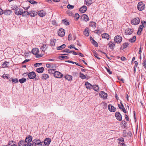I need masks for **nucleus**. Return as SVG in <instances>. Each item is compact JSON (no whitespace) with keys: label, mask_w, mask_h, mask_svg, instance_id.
<instances>
[{"label":"nucleus","mask_w":146,"mask_h":146,"mask_svg":"<svg viewBox=\"0 0 146 146\" xmlns=\"http://www.w3.org/2000/svg\"><path fill=\"white\" fill-rule=\"evenodd\" d=\"M40 140L39 139H35L32 142L35 145H38L40 143Z\"/></svg>","instance_id":"23"},{"label":"nucleus","mask_w":146,"mask_h":146,"mask_svg":"<svg viewBox=\"0 0 146 146\" xmlns=\"http://www.w3.org/2000/svg\"><path fill=\"white\" fill-rule=\"evenodd\" d=\"M33 144L31 143H27L25 144V146H33Z\"/></svg>","instance_id":"54"},{"label":"nucleus","mask_w":146,"mask_h":146,"mask_svg":"<svg viewBox=\"0 0 146 146\" xmlns=\"http://www.w3.org/2000/svg\"><path fill=\"white\" fill-rule=\"evenodd\" d=\"M64 30L63 29L61 28L58 31V35L60 36H63L65 34Z\"/></svg>","instance_id":"12"},{"label":"nucleus","mask_w":146,"mask_h":146,"mask_svg":"<svg viewBox=\"0 0 146 146\" xmlns=\"http://www.w3.org/2000/svg\"><path fill=\"white\" fill-rule=\"evenodd\" d=\"M12 12V11L10 10H6L3 11V13L6 15H9Z\"/></svg>","instance_id":"24"},{"label":"nucleus","mask_w":146,"mask_h":146,"mask_svg":"<svg viewBox=\"0 0 146 146\" xmlns=\"http://www.w3.org/2000/svg\"><path fill=\"white\" fill-rule=\"evenodd\" d=\"M101 36L103 38L107 39L108 40L110 38V35L107 33H103L101 35Z\"/></svg>","instance_id":"15"},{"label":"nucleus","mask_w":146,"mask_h":146,"mask_svg":"<svg viewBox=\"0 0 146 146\" xmlns=\"http://www.w3.org/2000/svg\"><path fill=\"white\" fill-rule=\"evenodd\" d=\"M122 37L120 35H117L115 36L114 38L115 42L117 43H119L122 40Z\"/></svg>","instance_id":"3"},{"label":"nucleus","mask_w":146,"mask_h":146,"mask_svg":"<svg viewBox=\"0 0 146 146\" xmlns=\"http://www.w3.org/2000/svg\"><path fill=\"white\" fill-rule=\"evenodd\" d=\"M29 78L30 79H33L36 76L35 73L34 72H30L28 74Z\"/></svg>","instance_id":"7"},{"label":"nucleus","mask_w":146,"mask_h":146,"mask_svg":"<svg viewBox=\"0 0 146 146\" xmlns=\"http://www.w3.org/2000/svg\"><path fill=\"white\" fill-rule=\"evenodd\" d=\"M85 85L86 88L89 89H91L92 88L93 86L88 82H86L85 83Z\"/></svg>","instance_id":"19"},{"label":"nucleus","mask_w":146,"mask_h":146,"mask_svg":"<svg viewBox=\"0 0 146 146\" xmlns=\"http://www.w3.org/2000/svg\"><path fill=\"white\" fill-rule=\"evenodd\" d=\"M48 72L49 74H53L54 72H55V69H50L48 70Z\"/></svg>","instance_id":"40"},{"label":"nucleus","mask_w":146,"mask_h":146,"mask_svg":"<svg viewBox=\"0 0 146 146\" xmlns=\"http://www.w3.org/2000/svg\"><path fill=\"white\" fill-rule=\"evenodd\" d=\"M140 22V20L138 17H136L131 21V23L133 25H136L138 24Z\"/></svg>","instance_id":"2"},{"label":"nucleus","mask_w":146,"mask_h":146,"mask_svg":"<svg viewBox=\"0 0 146 146\" xmlns=\"http://www.w3.org/2000/svg\"><path fill=\"white\" fill-rule=\"evenodd\" d=\"M89 25L90 27L94 28L96 27V23L93 21H91L89 23Z\"/></svg>","instance_id":"22"},{"label":"nucleus","mask_w":146,"mask_h":146,"mask_svg":"<svg viewBox=\"0 0 146 146\" xmlns=\"http://www.w3.org/2000/svg\"><path fill=\"white\" fill-rule=\"evenodd\" d=\"M106 68L107 71L110 74H112V72L110 71V69L108 68Z\"/></svg>","instance_id":"60"},{"label":"nucleus","mask_w":146,"mask_h":146,"mask_svg":"<svg viewBox=\"0 0 146 146\" xmlns=\"http://www.w3.org/2000/svg\"><path fill=\"white\" fill-rule=\"evenodd\" d=\"M142 64L145 68H146V61L145 60H143Z\"/></svg>","instance_id":"51"},{"label":"nucleus","mask_w":146,"mask_h":146,"mask_svg":"<svg viewBox=\"0 0 146 146\" xmlns=\"http://www.w3.org/2000/svg\"><path fill=\"white\" fill-rule=\"evenodd\" d=\"M72 35L71 34H70L68 36V40H70L72 39Z\"/></svg>","instance_id":"57"},{"label":"nucleus","mask_w":146,"mask_h":146,"mask_svg":"<svg viewBox=\"0 0 146 146\" xmlns=\"http://www.w3.org/2000/svg\"><path fill=\"white\" fill-rule=\"evenodd\" d=\"M129 44L127 42H125L123 44V48H126L128 46Z\"/></svg>","instance_id":"44"},{"label":"nucleus","mask_w":146,"mask_h":146,"mask_svg":"<svg viewBox=\"0 0 146 146\" xmlns=\"http://www.w3.org/2000/svg\"><path fill=\"white\" fill-rule=\"evenodd\" d=\"M23 13V9H17L15 11V14L17 15H22Z\"/></svg>","instance_id":"6"},{"label":"nucleus","mask_w":146,"mask_h":146,"mask_svg":"<svg viewBox=\"0 0 146 146\" xmlns=\"http://www.w3.org/2000/svg\"><path fill=\"white\" fill-rule=\"evenodd\" d=\"M134 64H135V66L134 67H137V65H138V63L137 61H135L134 62Z\"/></svg>","instance_id":"59"},{"label":"nucleus","mask_w":146,"mask_h":146,"mask_svg":"<svg viewBox=\"0 0 146 146\" xmlns=\"http://www.w3.org/2000/svg\"><path fill=\"white\" fill-rule=\"evenodd\" d=\"M60 58L63 59H68L69 57L67 56H60Z\"/></svg>","instance_id":"52"},{"label":"nucleus","mask_w":146,"mask_h":146,"mask_svg":"<svg viewBox=\"0 0 146 146\" xmlns=\"http://www.w3.org/2000/svg\"><path fill=\"white\" fill-rule=\"evenodd\" d=\"M51 140L50 138H46L44 141V143L45 145H48L50 144Z\"/></svg>","instance_id":"21"},{"label":"nucleus","mask_w":146,"mask_h":146,"mask_svg":"<svg viewBox=\"0 0 146 146\" xmlns=\"http://www.w3.org/2000/svg\"><path fill=\"white\" fill-rule=\"evenodd\" d=\"M69 51V49H66L62 51V52H66L68 53Z\"/></svg>","instance_id":"58"},{"label":"nucleus","mask_w":146,"mask_h":146,"mask_svg":"<svg viewBox=\"0 0 146 146\" xmlns=\"http://www.w3.org/2000/svg\"><path fill=\"white\" fill-rule=\"evenodd\" d=\"M133 33V30L132 29L127 28L125 31V34L126 35H130Z\"/></svg>","instance_id":"17"},{"label":"nucleus","mask_w":146,"mask_h":146,"mask_svg":"<svg viewBox=\"0 0 146 146\" xmlns=\"http://www.w3.org/2000/svg\"><path fill=\"white\" fill-rule=\"evenodd\" d=\"M27 1L31 4H35L37 3V2L33 0H27Z\"/></svg>","instance_id":"42"},{"label":"nucleus","mask_w":146,"mask_h":146,"mask_svg":"<svg viewBox=\"0 0 146 146\" xmlns=\"http://www.w3.org/2000/svg\"><path fill=\"white\" fill-rule=\"evenodd\" d=\"M63 74L60 72L57 71H55L54 72V76L57 78H61L63 76Z\"/></svg>","instance_id":"5"},{"label":"nucleus","mask_w":146,"mask_h":146,"mask_svg":"<svg viewBox=\"0 0 146 146\" xmlns=\"http://www.w3.org/2000/svg\"><path fill=\"white\" fill-rule=\"evenodd\" d=\"M46 66L47 68H52V66H51V65L50 64H46Z\"/></svg>","instance_id":"55"},{"label":"nucleus","mask_w":146,"mask_h":146,"mask_svg":"<svg viewBox=\"0 0 146 146\" xmlns=\"http://www.w3.org/2000/svg\"><path fill=\"white\" fill-rule=\"evenodd\" d=\"M125 118L126 119L127 121H129V118L128 117L127 115L126 114H125Z\"/></svg>","instance_id":"63"},{"label":"nucleus","mask_w":146,"mask_h":146,"mask_svg":"<svg viewBox=\"0 0 146 146\" xmlns=\"http://www.w3.org/2000/svg\"><path fill=\"white\" fill-rule=\"evenodd\" d=\"M121 110H122L123 112H124L125 113H127V111H126V110L124 107L123 105H122V108H121V109H120Z\"/></svg>","instance_id":"48"},{"label":"nucleus","mask_w":146,"mask_h":146,"mask_svg":"<svg viewBox=\"0 0 146 146\" xmlns=\"http://www.w3.org/2000/svg\"><path fill=\"white\" fill-rule=\"evenodd\" d=\"M80 15L78 13H76L75 14V17L76 18V20H78L79 18Z\"/></svg>","instance_id":"47"},{"label":"nucleus","mask_w":146,"mask_h":146,"mask_svg":"<svg viewBox=\"0 0 146 146\" xmlns=\"http://www.w3.org/2000/svg\"><path fill=\"white\" fill-rule=\"evenodd\" d=\"M124 141V139L123 138L121 137L119 139V141L120 142H121L122 143H123Z\"/></svg>","instance_id":"62"},{"label":"nucleus","mask_w":146,"mask_h":146,"mask_svg":"<svg viewBox=\"0 0 146 146\" xmlns=\"http://www.w3.org/2000/svg\"><path fill=\"white\" fill-rule=\"evenodd\" d=\"M12 79V81L13 82H14V83H16L18 82V79L17 78L13 79L12 78H11Z\"/></svg>","instance_id":"46"},{"label":"nucleus","mask_w":146,"mask_h":146,"mask_svg":"<svg viewBox=\"0 0 146 146\" xmlns=\"http://www.w3.org/2000/svg\"><path fill=\"white\" fill-rule=\"evenodd\" d=\"M74 7V6L70 4H68L67 6V8L68 9H72Z\"/></svg>","instance_id":"45"},{"label":"nucleus","mask_w":146,"mask_h":146,"mask_svg":"<svg viewBox=\"0 0 146 146\" xmlns=\"http://www.w3.org/2000/svg\"><path fill=\"white\" fill-rule=\"evenodd\" d=\"M26 143L25 141L23 140H21L19 141L18 143L19 146H25Z\"/></svg>","instance_id":"26"},{"label":"nucleus","mask_w":146,"mask_h":146,"mask_svg":"<svg viewBox=\"0 0 146 146\" xmlns=\"http://www.w3.org/2000/svg\"><path fill=\"white\" fill-rule=\"evenodd\" d=\"M65 79L68 81H71L72 80V76H71L67 75L65 76Z\"/></svg>","instance_id":"32"},{"label":"nucleus","mask_w":146,"mask_h":146,"mask_svg":"<svg viewBox=\"0 0 146 146\" xmlns=\"http://www.w3.org/2000/svg\"><path fill=\"white\" fill-rule=\"evenodd\" d=\"M136 38V36H134L132 38L129 39V41L131 42H134L135 41Z\"/></svg>","instance_id":"35"},{"label":"nucleus","mask_w":146,"mask_h":146,"mask_svg":"<svg viewBox=\"0 0 146 146\" xmlns=\"http://www.w3.org/2000/svg\"><path fill=\"white\" fill-rule=\"evenodd\" d=\"M32 140V137L30 135H29L26 138L25 142L26 143H30V142H31Z\"/></svg>","instance_id":"13"},{"label":"nucleus","mask_w":146,"mask_h":146,"mask_svg":"<svg viewBox=\"0 0 146 146\" xmlns=\"http://www.w3.org/2000/svg\"><path fill=\"white\" fill-rule=\"evenodd\" d=\"M99 87L98 85H94L93 86L92 88L95 91H98V90Z\"/></svg>","instance_id":"39"},{"label":"nucleus","mask_w":146,"mask_h":146,"mask_svg":"<svg viewBox=\"0 0 146 146\" xmlns=\"http://www.w3.org/2000/svg\"><path fill=\"white\" fill-rule=\"evenodd\" d=\"M38 145L39 146H45V145L44 143L40 141V144H39Z\"/></svg>","instance_id":"56"},{"label":"nucleus","mask_w":146,"mask_h":146,"mask_svg":"<svg viewBox=\"0 0 146 146\" xmlns=\"http://www.w3.org/2000/svg\"><path fill=\"white\" fill-rule=\"evenodd\" d=\"M80 77L82 79H84L86 78V76L81 73H80Z\"/></svg>","instance_id":"41"},{"label":"nucleus","mask_w":146,"mask_h":146,"mask_svg":"<svg viewBox=\"0 0 146 146\" xmlns=\"http://www.w3.org/2000/svg\"><path fill=\"white\" fill-rule=\"evenodd\" d=\"M108 108L109 110L112 112H114L116 111V108L111 104L108 106Z\"/></svg>","instance_id":"10"},{"label":"nucleus","mask_w":146,"mask_h":146,"mask_svg":"<svg viewBox=\"0 0 146 146\" xmlns=\"http://www.w3.org/2000/svg\"><path fill=\"white\" fill-rule=\"evenodd\" d=\"M100 96L104 99H106L107 97V94L103 91L101 92L99 94Z\"/></svg>","instance_id":"9"},{"label":"nucleus","mask_w":146,"mask_h":146,"mask_svg":"<svg viewBox=\"0 0 146 146\" xmlns=\"http://www.w3.org/2000/svg\"><path fill=\"white\" fill-rule=\"evenodd\" d=\"M92 44L95 45L96 47L98 46V44L93 39V40L92 41Z\"/></svg>","instance_id":"43"},{"label":"nucleus","mask_w":146,"mask_h":146,"mask_svg":"<svg viewBox=\"0 0 146 146\" xmlns=\"http://www.w3.org/2000/svg\"><path fill=\"white\" fill-rule=\"evenodd\" d=\"M82 19L85 22H87L89 21V18L87 15L84 14L81 16Z\"/></svg>","instance_id":"11"},{"label":"nucleus","mask_w":146,"mask_h":146,"mask_svg":"<svg viewBox=\"0 0 146 146\" xmlns=\"http://www.w3.org/2000/svg\"><path fill=\"white\" fill-rule=\"evenodd\" d=\"M49 77V76L47 74H42V80H46Z\"/></svg>","instance_id":"28"},{"label":"nucleus","mask_w":146,"mask_h":146,"mask_svg":"<svg viewBox=\"0 0 146 146\" xmlns=\"http://www.w3.org/2000/svg\"><path fill=\"white\" fill-rule=\"evenodd\" d=\"M66 46L65 44H63L62 45L57 47V49L58 50H60L64 48Z\"/></svg>","instance_id":"33"},{"label":"nucleus","mask_w":146,"mask_h":146,"mask_svg":"<svg viewBox=\"0 0 146 146\" xmlns=\"http://www.w3.org/2000/svg\"><path fill=\"white\" fill-rule=\"evenodd\" d=\"M85 2L86 5H90L92 3V0H85Z\"/></svg>","instance_id":"38"},{"label":"nucleus","mask_w":146,"mask_h":146,"mask_svg":"<svg viewBox=\"0 0 146 146\" xmlns=\"http://www.w3.org/2000/svg\"><path fill=\"white\" fill-rule=\"evenodd\" d=\"M27 11H25L24 12L23 11V13L22 14L23 16H26Z\"/></svg>","instance_id":"61"},{"label":"nucleus","mask_w":146,"mask_h":146,"mask_svg":"<svg viewBox=\"0 0 146 146\" xmlns=\"http://www.w3.org/2000/svg\"><path fill=\"white\" fill-rule=\"evenodd\" d=\"M137 9L139 11H142L145 8V5L142 2H139L137 5Z\"/></svg>","instance_id":"4"},{"label":"nucleus","mask_w":146,"mask_h":146,"mask_svg":"<svg viewBox=\"0 0 146 146\" xmlns=\"http://www.w3.org/2000/svg\"><path fill=\"white\" fill-rule=\"evenodd\" d=\"M26 81V79L24 78H23L21 79H20L19 80L20 83L21 84H22L25 82Z\"/></svg>","instance_id":"36"},{"label":"nucleus","mask_w":146,"mask_h":146,"mask_svg":"<svg viewBox=\"0 0 146 146\" xmlns=\"http://www.w3.org/2000/svg\"><path fill=\"white\" fill-rule=\"evenodd\" d=\"M9 75L8 74H4L1 77L4 79H9Z\"/></svg>","instance_id":"34"},{"label":"nucleus","mask_w":146,"mask_h":146,"mask_svg":"<svg viewBox=\"0 0 146 146\" xmlns=\"http://www.w3.org/2000/svg\"><path fill=\"white\" fill-rule=\"evenodd\" d=\"M94 56L96 58H97L98 59H100V58H99V57H98L97 56L98 55V54H97V53L96 52H95V51H94Z\"/></svg>","instance_id":"50"},{"label":"nucleus","mask_w":146,"mask_h":146,"mask_svg":"<svg viewBox=\"0 0 146 146\" xmlns=\"http://www.w3.org/2000/svg\"><path fill=\"white\" fill-rule=\"evenodd\" d=\"M48 47L47 45L46 44H43L40 48V50L44 52Z\"/></svg>","instance_id":"20"},{"label":"nucleus","mask_w":146,"mask_h":146,"mask_svg":"<svg viewBox=\"0 0 146 146\" xmlns=\"http://www.w3.org/2000/svg\"><path fill=\"white\" fill-rule=\"evenodd\" d=\"M144 27V26L140 25L138 29V30L137 32V34L138 35H141V32L143 29V27Z\"/></svg>","instance_id":"18"},{"label":"nucleus","mask_w":146,"mask_h":146,"mask_svg":"<svg viewBox=\"0 0 146 146\" xmlns=\"http://www.w3.org/2000/svg\"><path fill=\"white\" fill-rule=\"evenodd\" d=\"M115 116L118 120L121 121L122 120L121 115L119 112H116L115 113Z\"/></svg>","instance_id":"8"},{"label":"nucleus","mask_w":146,"mask_h":146,"mask_svg":"<svg viewBox=\"0 0 146 146\" xmlns=\"http://www.w3.org/2000/svg\"><path fill=\"white\" fill-rule=\"evenodd\" d=\"M44 70L43 67H41L38 68L36 69V71L38 73H42Z\"/></svg>","instance_id":"30"},{"label":"nucleus","mask_w":146,"mask_h":146,"mask_svg":"<svg viewBox=\"0 0 146 146\" xmlns=\"http://www.w3.org/2000/svg\"><path fill=\"white\" fill-rule=\"evenodd\" d=\"M39 52V50L37 48H33L32 50V53L33 54L35 55L36 58L40 57L43 56V54H38Z\"/></svg>","instance_id":"1"},{"label":"nucleus","mask_w":146,"mask_h":146,"mask_svg":"<svg viewBox=\"0 0 146 146\" xmlns=\"http://www.w3.org/2000/svg\"><path fill=\"white\" fill-rule=\"evenodd\" d=\"M42 64V63H36L34 64V66L35 67L39 66Z\"/></svg>","instance_id":"49"},{"label":"nucleus","mask_w":146,"mask_h":146,"mask_svg":"<svg viewBox=\"0 0 146 146\" xmlns=\"http://www.w3.org/2000/svg\"><path fill=\"white\" fill-rule=\"evenodd\" d=\"M30 15L31 17H35L37 13L36 11H30Z\"/></svg>","instance_id":"31"},{"label":"nucleus","mask_w":146,"mask_h":146,"mask_svg":"<svg viewBox=\"0 0 146 146\" xmlns=\"http://www.w3.org/2000/svg\"><path fill=\"white\" fill-rule=\"evenodd\" d=\"M141 23L142 24V25H141L144 26V27H145L146 26V22L145 21H141Z\"/></svg>","instance_id":"53"},{"label":"nucleus","mask_w":146,"mask_h":146,"mask_svg":"<svg viewBox=\"0 0 146 146\" xmlns=\"http://www.w3.org/2000/svg\"><path fill=\"white\" fill-rule=\"evenodd\" d=\"M38 15L41 17H44L46 15V13L43 10H41L38 11Z\"/></svg>","instance_id":"14"},{"label":"nucleus","mask_w":146,"mask_h":146,"mask_svg":"<svg viewBox=\"0 0 146 146\" xmlns=\"http://www.w3.org/2000/svg\"><path fill=\"white\" fill-rule=\"evenodd\" d=\"M87 9V7L86 6L84 5L80 9L79 11L82 13H83L86 11Z\"/></svg>","instance_id":"16"},{"label":"nucleus","mask_w":146,"mask_h":146,"mask_svg":"<svg viewBox=\"0 0 146 146\" xmlns=\"http://www.w3.org/2000/svg\"><path fill=\"white\" fill-rule=\"evenodd\" d=\"M89 31L88 29L86 28L84 31V34L86 36H88L89 35Z\"/></svg>","instance_id":"27"},{"label":"nucleus","mask_w":146,"mask_h":146,"mask_svg":"<svg viewBox=\"0 0 146 146\" xmlns=\"http://www.w3.org/2000/svg\"><path fill=\"white\" fill-rule=\"evenodd\" d=\"M108 45L109 46V47L111 49L113 50V47L115 46V44L114 42H111L108 44Z\"/></svg>","instance_id":"29"},{"label":"nucleus","mask_w":146,"mask_h":146,"mask_svg":"<svg viewBox=\"0 0 146 146\" xmlns=\"http://www.w3.org/2000/svg\"><path fill=\"white\" fill-rule=\"evenodd\" d=\"M62 23L66 25H68L69 24L68 22L65 19L62 20Z\"/></svg>","instance_id":"37"},{"label":"nucleus","mask_w":146,"mask_h":146,"mask_svg":"<svg viewBox=\"0 0 146 146\" xmlns=\"http://www.w3.org/2000/svg\"><path fill=\"white\" fill-rule=\"evenodd\" d=\"M56 40L55 39H52L50 40V44L52 46H54L55 43L56 42Z\"/></svg>","instance_id":"25"},{"label":"nucleus","mask_w":146,"mask_h":146,"mask_svg":"<svg viewBox=\"0 0 146 146\" xmlns=\"http://www.w3.org/2000/svg\"><path fill=\"white\" fill-rule=\"evenodd\" d=\"M3 13V10L1 8H0V15H2Z\"/></svg>","instance_id":"64"}]
</instances>
